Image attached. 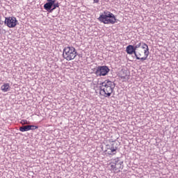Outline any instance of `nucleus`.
I'll list each match as a JSON object with an SVG mask.
<instances>
[{
    "label": "nucleus",
    "instance_id": "obj_7",
    "mask_svg": "<svg viewBox=\"0 0 178 178\" xmlns=\"http://www.w3.org/2000/svg\"><path fill=\"white\" fill-rule=\"evenodd\" d=\"M96 73L99 76H106L109 73V68L107 66H99Z\"/></svg>",
    "mask_w": 178,
    "mask_h": 178
},
{
    "label": "nucleus",
    "instance_id": "obj_15",
    "mask_svg": "<svg viewBox=\"0 0 178 178\" xmlns=\"http://www.w3.org/2000/svg\"><path fill=\"white\" fill-rule=\"evenodd\" d=\"M22 124H30V122L27 121V120H22L21 121Z\"/></svg>",
    "mask_w": 178,
    "mask_h": 178
},
{
    "label": "nucleus",
    "instance_id": "obj_13",
    "mask_svg": "<svg viewBox=\"0 0 178 178\" xmlns=\"http://www.w3.org/2000/svg\"><path fill=\"white\" fill-rule=\"evenodd\" d=\"M56 8H59V3H54L53 5V8L51 9L52 10H55V9H56Z\"/></svg>",
    "mask_w": 178,
    "mask_h": 178
},
{
    "label": "nucleus",
    "instance_id": "obj_9",
    "mask_svg": "<svg viewBox=\"0 0 178 178\" xmlns=\"http://www.w3.org/2000/svg\"><path fill=\"white\" fill-rule=\"evenodd\" d=\"M1 90L3 92H8V91H10V85L8 83H3L1 87Z\"/></svg>",
    "mask_w": 178,
    "mask_h": 178
},
{
    "label": "nucleus",
    "instance_id": "obj_2",
    "mask_svg": "<svg viewBox=\"0 0 178 178\" xmlns=\"http://www.w3.org/2000/svg\"><path fill=\"white\" fill-rule=\"evenodd\" d=\"M99 90L100 95L108 98L112 95V92H113V90H115V83L106 79L100 83Z\"/></svg>",
    "mask_w": 178,
    "mask_h": 178
},
{
    "label": "nucleus",
    "instance_id": "obj_18",
    "mask_svg": "<svg viewBox=\"0 0 178 178\" xmlns=\"http://www.w3.org/2000/svg\"><path fill=\"white\" fill-rule=\"evenodd\" d=\"M94 1V3H98V2H99V0H93Z\"/></svg>",
    "mask_w": 178,
    "mask_h": 178
},
{
    "label": "nucleus",
    "instance_id": "obj_6",
    "mask_svg": "<svg viewBox=\"0 0 178 178\" xmlns=\"http://www.w3.org/2000/svg\"><path fill=\"white\" fill-rule=\"evenodd\" d=\"M4 23L9 29H13L17 26V19L15 17H6Z\"/></svg>",
    "mask_w": 178,
    "mask_h": 178
},
{
    "label": "nucleus",
    "instance_id": "obj_4",
    "mask_svg": "<svg viewBox=\"0 0 178 178\" xmlns=\"http://www.w3.org/2000/svg\"><path fill=\"white\" fill-rule=\"evenodd\" d=\"M98 20L104 24H115L116 23V17L115 15L109 11H104L100 15Z\"/></svg>",
    "mask_w": 178,
    "mask_h": 178
},
{
    "label": "nucleus",
    "instance_id": "obj_17",
    "mask_svg": "<svg viewBox=\"0 0 178 178\" xmlns=\"http://www.w3.org/2000/svg\"><path fill=\"white\" fill-rule=\"evenodd\" d=\"M120 79L121 80H126V76H121Z\"/></svg>",
    "mask_w": 178,
    "mask_h": 178
},
{
    "label": "nucleus",
    "instance_id": "obj_5",
    "mask_svg": "<svg viewBox=\"0 0 178 178\" xmlns=\"http://www.w3.org/2000/svg\"><path fill=\"white\" fill-rule=\"evenodd\" d=\"M63 56L66 60H73L77 56L76 48L73 47H65L63 49Z\"/></svg>",
    "mask_w": 178,
    "mask_h": 178
},
{
    "label": "nucleus",
    "instance_id": "obj_19",
    "mask_svg": "<svg viewBox=\"0 0 178 178\" xmlns=\"http://www.w3.org/2000/svg\"><path fill=\"white\" fill-rule=\"evenodd\" d=\"M1 20H2V16L0 15V22H1Z\"/></svg>",
    "mask_w": 178,
    "mask_h": 178
},
{
    "label": "nucleus",
    "instance_id": "obj_8",
    "mask_svg": "<svg viewBox=\"0 0 178 178\" xmlns=\"http://www.w3.org/2000/svg\"><path fill=\"white\" fill-rule=\"evenodd\" d=\"M136 46H133L131 44L128 45L126 48V52L129 55H133V54L136 55Z\"/></svg>",
    "mask_w": 178,
    "mask_h": 178
},
{
    "label": "nucleus",
    "instance_id": "obj_12",
    "mask_svg": "<svg viewBox=\"0 0 178 178\" xmlns=\"http://www.w3.org/2000/svg\"><path fill=\"white\" fill-rule=\"evenodd\" d=\"M44 8L46 10H51V9H52V6L51 3H46L44 5Z\"/></svg>",
    "mask_w": 178,
    "mask_h": 178
},
{
    "label": "nucleus",
    "instance_id": "obj_1",
    "mask_svg": "<svg viewBox=\"0 0 178 178\" xmlns=\"http://www.w3.org/2000/svg\"><path fill=\"white\" fill-rule=\"evenodd\" d=\"M136 51H135V56L136 59L140 60H147L148 55H149V48L148 44L144 42H139L136 45Z\"/></svg>",
    "mask_w": 178,
    "mask_h": 178
},
{
    "label": "nucleus",
    "instance_id": "obj_3",
    "mask_svg": "<svg viewBox=\"0 0 178 178\" xmlns=\"http://www.w3.org/2000/svg\"><path fill=\"white\" fill-rule=\"evenodd\" d=\"M107 169L113 173H120L123 170V161H120L119 158L113 159L108 161Z\"/></svg>",
    "mask_w": 178,
    "mask_h": 178
},
{
    "label": "nucleus",
    "instance_id": "obj_11",
    "mask_svg": "<svg viewBox=\"0 0 178 178\" xmlns=\"http://www.w3.org/2000/svg\"><path fill=\"white\" fill-rule=\"evenodd\" d=\"M110 152H108L109 155H115L116 154V151L118 150V147H111L110 148Z\"/></svg>",
    "mask_w": 178,
    "mask_h": 178
},
{
    "label": "nucleus",
    "instance_id": "obj_14",
    "mask_svg": "<svg viewBox=\"0 0 178 178\" xmlns=\"http://www.w3.org/2000/svg\"><path fill=\"white\" fill-rule=\"evenodd\" d=\"M48 3H51V6H53L54 3L56 2V0H47Z\"/></svg>",
    "mask_w": 178,
    "mask_h": 178
},
{
    "label": "nucleus",
    "instance_id": "obj_16",
    "mask_svg": "<svg viewBox=\"0 0 178 178\" xmlns=\"http://www.w3.org/2000/svg\"><path fill=\"white\" fill-rule=\"evenodd\" d=\"M29 126H32L31 130H35L38 129V126H35V125H29Z\"/></svg>",
    "mask_w": 178,
    "mask_h": 178
},
{
    "label": "nucleus",
    "instance_id": "obj_10",
    "mask_svg": "<svg viewBox=\"0 0 178 178\" xmlns=\"http://www.w3.org/2000/svg\"><path fill=\"white\" fill-rule=\"evenodd\" d=\"M31 127H33L30 126V125H26V126L20 127L19 130L22 132L29 131V130H31Z\"/></svg>",
    "mask_w": 178,
    "mask_h": 178
}]
</instances>
